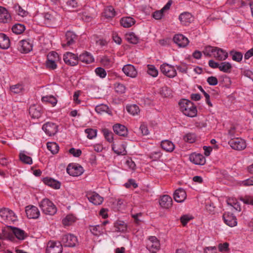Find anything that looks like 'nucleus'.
I'll return each instance as SVG.
<instances>
[{
	"label": "nucleus",
	"mask_w": 253,
	"mask_h": 253,
	"mask_svg": "<svg viewBox=\"0 0 253 253\" xmlns=\"http://www.w3.org/2000/svg\"><path fill=\"white\" fill-rule=\"evenodd\" d=\"M15 9L16 12L19 15L21 16L22 17H24L26 15L27 12L23 9H22L19 5L15 6Z\"/></svg>",
	"instance_id": "obj_61"
},
{
	"label": "nucleus",
	"mask_w": 253,
	"mask_h": 253,
	"mask_svg": "<svg viewBox=\"0 0 253 253\" xmlns=\"http://www.w3.org/2000/svg\"><path fill=\"white\" fill-rule=\"evenodd\" d=\"M12 233L19 240H23L26 237V233L23 230L16 227H11Z\"/></svg>",
	"instance_id": "obj_34"
},
{
	"label": "nucleus",
	"mask_w": 253,
	"mask_h": 253,
	"mask_svg": "<svg viewBox=\"0 0 253 253\" xmlns=\"http://www.w3.org/2000/svg\"><path fill=\"white\" fill-rule=\"evenodd\" d=\"M94 60L93 56L90 53L85 52L80 55L79 57V61H81L82 62L89 64L92 63Z\"/></svg>",
	"instance_id": "obj_32"
},
{
	"label": "nucleus",
	"mask_w": 253,
	"mask_h": 253,
	"mask_svg": "<svg viewBox=\"0 0 253 253\" xmlns=\"http://www.w3.org/2000/svg\"><path fill=\"white\" fill-rule=\"evenodd\" d=\"M139 129L143 135H147L149 134V131L148 130L147 126L145 124L142 123L140 125Z\"/></svg>",
	"instance_id": "obj_59"
},
{
	"label": "nucleus",
	"mask_w": 253,
	"mask_h": 253,
	"mask_svg": "<svg viewBox=\"0 0 253 253\" xmlns=\"http://www.w3.org/2000/svg\"><path fill=\"white\" fill-rule=\"evenodd\" d=\"M76 39V35L71 31H68L65 34V39L62 42V46L63 48H66L75 43Z\"/></svg>",
	"instance_id": "obj_13"
},
{
	"label": "nucleus",
	"mask_w": 253,
	"mask_h": 253,
	"mask_svg": "<svg viewBox=\"0 0 253 253\" xmlns=\"http://www.w3.org/2000/svg\"><path fill=\"white\" fill-rule=\"evenodd\" d=\"M104 16L107 18H112L115 15V11L114 7L112 6H107L103 12Z\"/></svg>",
	"instance_id": "obj_38"
},
{
	"label": "nucleus",
	"mask_w": 253,
	"mask_h": 253,
	"mask_svg": "<svg viewBox=\"0 0 253 253\" xmlns=\"http://www.w3.org/2000/svg\"><path fill=\"white\" fill-rule=\"evenodd\" d=\"M216 47L211 46L210 45L207 46L204 48L203 52L206 56L211 57L214 55V51Z\"/></svg>",
	"instance_id": "obj_46"
},
{
	"label": "nucleus",
	"mask_w": 253,
	"mask_h": 253,
	"mask_svg": "<svg viewBox=\"0 0 253 253\" xmlns=\"http://www.w3.org/2000/svg\"><path fill=\"white\" fill-rule=\"evenodd\" d=\"M192 219L191 216L188 215H184L180 218V221L183 226H185L187 223Z\"/></svg>",
	"instance_id": "obj_62"
},
{
	"label": "nucleus",
	"mask_w": 253,
	"mask_h": 253,
	"mask_svg": "<svg viewBox=\"0 0 253 253\" xmlns=\"http://www.w3.org/2000/svg\"><path fill=\"white\" fill-rule=\"evenodd\" d=\"M173 41L181 47H185L189 43L188 39L182 34L175 35L173 38Z\"/></svg>",
	"instance_id": "obj_18"
},
{
	"label": "nucleus",
	"mask_w": 253,
	"mask_h": 253,
	"mask_svg": "<svg viewBox=\"0 0 253 253\" xmlns=\"http://www.w3.org/2000/svg\"><path fill=\"white\" fill-rule=\"evenodd\" d=\"M179 19L182 24L187 25L193 21V18L191 13L185 12L180 14Z\"/></svg>",
	"instance_id": "obj_24"
},
{
	"label": "nucleus",
	"mask_w": 253,
	"mask_h": 253,
	"mask_svg": "<svg viewBox=\"0 0 253 253\" xmlns=\"http://www.w3.org/2000/svg\"><path fill=\"white\" fill-rule=\"evenodd\" d=\"M162 153L160 151H154L150 153L149 157L153 161L159 160L162 156Z\"/></svg>",
	"instance_id": "obj_57"
},
{
	"label": "nucleus",
	"mask_w": 253,
	"mask_h": 253,
	"mask_svg": "<svg viewBox=\"0 0 253 253\" xmlns=\"http://www.w3.org/2000/svg\"><path fill=\"white\" fill-rule=\"evenodd\" d=\"M135 23V20L131 17H125L120 20L121 25L125 28H129Z\"/></svg>",
	"instance_id": "obj_35"
},
{
	"label": "nucleus",
	"mask_w": 253,
	"mask_h": 253,
	"mask_svg": "<svg viewBox=\"0 0 253 253\" xmlns=\"http://www.w3.org/2000/svg\"><path fill=\"white\" fill-rule=\"evenodd\" d=\"M19 159L21 162L26 164L31 165L33 163L32 158L27 156L24 151L20 153Z\"/></svg>",
	"instance_id": "obj_39"
},
{
	"label": "nucleus",
	"mask_w": 253,
	"mask_h": 253,
	"mask_svg": "<svg viewBox=\"0 0 253 253\" xmlns=\"http://www.w3.org/2000/svg\"><path fill=\"white\" fill-rule=\"evenodd\" d=\"M159 203L161 207L163 208L169 209L172 206V200L170 196L165 195L161 197Z\"/></svg>",
	"instance_id": "obj_20"
},
{
	"label": "nucleus",
	"mask_w": 253,
	"mask_h": 253,
	"mask_svg": "<svg viewBox=\"0 0 253 253\" xmlns=\"http://www.w3.org/2000/svg\"><path fill=\"white\" fill-rule=\"evenodd\" d=\"M57 62L54 61H51L47 60L46 61V66L47 68L50 69H55L57 68Z\"/></svg>",
	"instance_id": "obj_60"
},
{
	"label": "nucleus",
	"mask_w": 253,
	"mask_h": 253,
	"mask_svg": "<svg viewBox=\"0 0 253 253\" xmlns=\"http://www.w3.org/2000/svg\"><path fill=\"white\" fill-rule=\"evenodd\" d=\"M183 139L187 142L193 143L196 140V135L194 133H188L184 136Z\"/></svg>",
	"instance_id": "obj_53"
},
{
	"label": "nucleus",
	"mask_w": 253,
	"mask_h": 253,
	"mask_svg": "<svg viewBox=\"0 0 253 253\" xmlns=\"http://www.w3.org/2000/svg\"><path fill=\"white\" fill-rule=\"evenodd\" d=\"M67 173L73 176H78L81 175L84 171L82 167L78 164H70L66 169Z\"/></svg>",
	"instance_id": "obj_9"
},
{
	"label": "nucleus",
	"mask_w": 253,
	"mask_h": 253,
	"mask_svg": "<svg viewBox=\"0 0 253 253\" xmlns=\"http://www.w3.org/2000/svg\"><path fill=\"white\" fill-rule=\"evenodd\" d=\"M42 130L48 136L54 135L58 131V126L52 122L44 124L42 127Z\"/></svg>",
	"instance_id": "obj_11"
},
{
	"label": "nucleus",
	"mask_w": 253,
	"mask_h": 253,
	"mask_svg": "<svg viewBox=\"0 0 253 253\" xmlns=\"http://www.w3.org/2000/svg\"><path fill=\"white\" fill-rule=\"evenodd\" d=\"M69 152L71 154L76 157H79L82 154V151L80 149H76L74 148H71Z\"/></svg>",
	"instance_id": "obj_63"
},
{
	"label": "nucleus",
	"mask_w": 253,
	"mask_h": 253,
	"mask_svg": "<svg viewBox=\"0 0 253 253\" xmlns=\"http://www.w3.org/2000/svg\"><path fill=\"white\" fill-rule=\"evenodd\" d=\"M32 47L33 44L29 40L20 41L18 44V50L22 53H28L30 52L32 50Z\"/></svg>",
	"instance_id": "obj_15"
},
{
	"label": "nucleus",
	"mask_w": 253,
	"mask_h": 253,
	"mask_svg": "<svg viewBox=\"0 0 253 253\" xmlns=\"http://www.w3.org/2000/svg\"><path fill=\"white\" fill-rule=\"evenodd\" d=\"M25 212L27 217L31 219L38 218L40 212L38 208L33 205H29L26 207Z\"/></svg>",
	"instance_id": "obj_14"
},
{
	"label": "nucleus",
	"mask_w": 253,
	"mask_h": 253,
	"mask_svg": "<svg viewBox=\"0 0 253 253\" xmlns=\"http://www.w3.org/2000/svg\"><path fill=\"white\" fill-rule=\"evenodd\" d=\"M95 111L98 114H102L104 113L110 114L109 107L107 105L105 104H100L97 105L95 107Z\"/></svg>",
	"instance_id": "obj_44"
},
{
	"label": "nucleus",
	"mask_w": 253,
	"mask_h": 253,
	"mask_svg": "<svg viewBox=\"0 0 253 253\" xmlns=\"http://www.w3.org/2000/svg\"><path fill=\"white\" fill-rule=\"evenodd\" d=\"M160 70L164 75L169 78H173L177 75L174 67L167 63H164L161 65Z\"/></svg>",
	"instance_id": "obj_5"
},
{
	"label": "nucleus",
	"mask_w": 253,
	"mask_h": 253,
	"mask_svg": "<svg viewBox=\"0 0 253 253\" xmlns=\"http://www.w3.org/2000/svg\"><path fill=\"white\" fill-rule=\"evenodd\" d=\"M10 42L9 38L5 34L0 33V48L6 49L9 47Z\"/></svg>",
	"instance_id": "obj_26"
},
{
	"label": "nucleus",
	"mask_w": 253,
	"mask_h": 253,
	"mask_svg": "<svg viewBox=\"0 0 253 253\" xmlns=\"http://www.w3.org/2000/svg\"><path fill=\"white\" fill-rule=\"evenodd\" d=\"M214 52V53L213 57L217 60L223 61L226 59L228 57L227 52L220 48L216 47L215 50Z\"/></svg>",
	"instance_id": "obj_23"
},
{
	"label": "nucleus",
	"mask_w": 253,
	"mask_h": 253,
	"mask_svg": "<svg viewBox=\"0 0 253 253\" xmlns=\"http://www.w3.org/2000/svg\"><path fill=\"white\" fill-rule=\"evenodd\" d=\"M126 109L129 114L133 116L138 114L140 111L138 106L135 104L127 106Z\"/></svg>",
	"instance_id": "obj_45"
},
{
	"label": "nucleus",
	"mask_w": 253,
	"mask_h": 253,
	"mask_svg": "<svg viewBox=\"0 0 253 253\" xmlns=\"http://www.w3.org/2000/svg\"><path fill=\"white\" fill-rule=\"evenodd\" d=\"M76 221V217L72 214L67 215L62 220V223L64 226H69Z\"/></svg>",
	"instance_id": "obj_42"
},
{
	"label": "nucleus",
	"mask_w": 253,
	"mask_h": 253,
	"mask_svg": "<svg viewBox=\"0 0 253 253\" xmlns=\"http://www.w3.org/2000/svg\"><path fill=\"white\" fill-rule=\"evenodd\" d=\"M44 23L48 27H53L60 21V16L55 11L46 13L44 14Z\"/></svg>",
	"instance_id": "obj_4"
},
{
	"label": "nucleus",
	"mask_w": 253,
	"mask_h": 253,
	"mask_svg": "<svg viewBox=\"0 0 253 253\" xmlns=\"http://www.w3.org/2000/svg\"><path fill=\"white\" fill-rule=\"evenodd\" d=\"M42 102L49 103L53 106L57 103V99L52 95L43 96L42 97Z\"/></svg>",
	"instance_id": "obj_51"
},
{
	"label": "nucleus",
	"mask_w": 253,
	"mask_h": 253,
	"mask_svg": "<svg viewBox=\"0 0 253 253\" xmlns=\"http://www.w3.org/2000/svg\"><path fill=\"white\" fill-rule=\"evenodd\" d=\"M86 196L88 200L95 205L101 204L103 201V198L95 192H88Z\"/></svg>",
	"instance_id": "obj_16"
},
{
	"label": "nucleus",
	"mask_w": 253,
	"mask_h": 253,
	"mask_svg": "<svg viewBox=\"0 0 253 253\" xmlns=\"http://www.w3.org/2000/svg\"><path fill=\"white\" fill-rule=\"evenodd\" d=\"M124 73L128 77L135 78L137 74V72L135 67L130 64L125 65L123 68Z\"/></svg>",
	"instance_id": "obj_22"
},
{
	"label": "nucleus",
	"mask_w": 253,
	"mask_h": 253,
	"mask_svg": "<svg viewBox=\"0 0 253 253\" xmlns=\"http://www.w3.org/2000/svg\"><path fill=\"white\" fill-rule=\"evenodd\" d=\"M230 55L232 56V59L236 62H240L243 58V54L238 51L232 50L230 52Z\"/></svg>",
	"instance_id": "obj_48"
},
{
	"label": "nucleus",
	"mask_w": 253,
	"mask_h": 253,
	"mask_svg": "<svg viewBox=\"0 0 253 253\" xmlns=\"http://www.w3.org/2000/svg\"><path fill=\"white\" fill-rule=\"evenodd\" d=\"M10 91L12 93L18 94L24 91V86L22 84H17L10 86Z\"/></svg>",
	"instance_id": "obj_37"
},
{
	"label": "nucleus",
	"mask_w": 253,
	"mask_h": 253,
	"mask_svg": "<svg viewBox=\"0 0 253 253\" xmlns=\"http://www.w3.org/2000/svg\"><path fill=\"white\" fill-rule=\"evenodd\" d=\"M114 231L125 232L127 230L126 224L123 221H117L114 225Z\"/></svg>",
	"instance_id": "obj_31"
},
{
	"label": "nucleus",
	"mask_w": 253,
	"mask_h": 253,
	"mask_svg": "<svg viewBox=\"0 0 253 253\" xmlns=\"http://www.w3.org/2000/svg\"><path fill=\"white\" fill-rule=\"evenodd\" d=\"M147 73L153 77H156L158 75V70L152 65H147Z\"/></svg>",
	"instance_id": "obj_50"
},
{
	"label": "nucleus",
	"mask_w": 253,
	"mask_h": 253,
	"mask_svg": "<svg viewBox=\"0 0 253 253\" xmlns=\"http://www.w3.org/2000/svg\"><path fill=\"white\" fill-rule=\"evenodd\" d=\"M63 60L67 65L73 66L78 64L79 57L72 52H67L63 55Z\"/></svg>",
	"instance_id": "obj_10"
},
{
	"label": "nucleus",
	"mask_w": 253,
	"mask_h": 253,
	"mask_svg": "<svg viewBox=\"0 0 253 253\" xmlns=\"http://www.w3.org/2000/svg\"><path fill=\"white\" fill-rule=\"evenodd\" d=\"M228 144L234 149L241 150L246 147L244 140L240 138H232L229 141Z\"/></svg>",
	"instance_id": "obj_12"
},
{
	"label": "nucleus",
	"mask_w": 253,
	"mask_h": 253,
	"mask_svg": "<svg viewBox=\"0 0 253 253\" xmlns=\"http://www.w3.org/2000/svg\"><path fill=\"white\" fill-rule=\"evenodd\" d=\"M104 136L107 141L110 143H114L113 133L108 129H104L103 130Z\"/></svg>",
	"instance_id": "obj_49"
},
{
	"label": "nucleus",
	"mask_w": 253,
	"mask_h": 253,
	"mask_svg": "<svg viewBox=\"0 0 253 253\" xmlns=\"http://www.w3.org/2000/svg\"><path fill=\"white\" fill-rule=\"evenodd\" d=\"M238 185L241 186H250L253 185V176L245 180L240 181Z\"/></svg>",
	"instance_id": "obj_54"
},
{
	"label": "nucleus",
	"mask_w": 253,
	"mask_h": 253,
	"mask_svg": "<svg viewBox=\"0 0 253 253\" xmlns=\"http://www.w3.org/2000/svg\"><path fill=\"white\" fill-rule=\"evenodd\" d=\"M115 89L117 92L120 94L124 93L126 91L125 85L120 83H116L115 84Z\"/></svg>",
	"instance_id": "obj_56"
},
{
	"label": "nucleus",
	"mask_w": 253,
	"mask_h": 253,
	"mask_svg": "<svg viewBox=\"0 0 253 253\" xmlns=\"http://www.w3.org/2000/svg\"><path fill=\"white\" fill-rule=\"evenodd\" d=\"M25 30V26L21 24H16L12 28V32L17 35L22 34Z\"/></svg>",
	"instance_id": "obj_43"
},
{
	"label": "nucleus",
	"mask_w": 253,
	"mask_h": 253,
	"mask_svg": "<svg viewBox=\"0 0 253 253\" xmlns=\"http://www.w3.org/2000/svg\"><path fill=\"white\" fill-rule=\"evenodd\" d=\"M61 242L65 247H73L77 244L78 239L77 237L73 234H68L63 235Z\"/></svg>",
	"instance_id": "obj_8"
},
{
	"label": "nucleus",
	"mask_w": 253,
	"mask_h": 253,
	"mask_svg": "<svg viewBox=\"0 0 253 253\" xmlns=\"http://www.w3.org/2000/svg\"><path fill=\"white\" fill-rule=\"evenodd\" d=\"M146 248L152 253H156L160 248V242L155 236H151L147 241Z\"/></svg>",
	"instance_id": "obj_6"
},
{
	"label": "nucleus",
	"mask_w": 253,
	"mask_h": 253,
	"mask_svg": "<svg viewBox=\"0 0 253 253\" xmlns=\"http://www.w3.org/2000/svg\"><path fill=\"white\" fill-rule=\"evenodd\" d=\"M0 217L6 223L10 224L17 220V217L11 210L3 208L0 209Z\"/></svg>",
	"instance_id": "obj_3"
},
{
	"label": "nucleus",
	"mask_w": 253,
	"mask_h": 253,
	"mask_svg": "<svg viewBox=\"0 0 253 253\" xmlns=\"http://www.w3.org/2000/svg\"><path fill=\"white\" fill-rule=\"evenodd\" d=\"M232 68L231 64L228 62H221L219 64V69L220 71L224 73L230 72Z\"/></svg>",
	"instance_id": "obj_40"
},
{
	"label": "nucleus",
	"mask_w": 253,
	"mask_h": 253,
	"mask_svg": "<svg viewBox=\"0 0 253 253\" xmlns=\"http://www.w3.org/2000/svg\"><path fill=\"white\" fill-rule=\"evenodd\" d=\"M125 38L128 42L132 44H136L138 42V38L133 33L126 34Z\"/></svg>",
	"instance_id": "obj_41"
},
{
	"label": "nucleus",
	"mask_w": 253,
	"mask_h": 253,
	"mask_svg": "<svg viewBox=\"0 0 253 253\" xmlns=\"http://www.w3.org/2000/svg\"><path fill=\"white\" fill-rule=\"evenodd\" d=\"M47 148L53 154H56L59 150V146L55 142H48Z\"/></svg>",
	"instance_id": "obj_47"
},
{
	"label": "nucleus",
	"mask_w": 253,
	"mask_h": 253,
	"mask_svg": "<svg viewBox=\"0 0 253 253\" xmlns=\"http://www.w3.org/2000/svg\"><path fill=\"white\" fill-rule=\"evenodd\" d=\"M89 230L95 236L101 235L104 230L103 225H97L89 226Z\"/></svg>",
	"instance_id": "obj_36"
},
{
	"label": "nucleus",
	"mask_w": 253,
	"mask_h": 253,
	"mask_svg": "<svg viewBox=\"0 0 253 253\" xmlns=\"http://www.w3.org/2000/svg\"><path fill=\"white\" fill-rule=\"evenodd\" d=\"M173 198L178 203L183 202L186 198V192L182 188L176 190L173 194Z\"/></svg>",
	"instance_id": "obj_21"
},
{
	"label": "nucleus",
	"mask_w": 253,
	"mask_h": 253,
	"mask_svg": "<svg viewBox=\"0 0 253 253\" xmlns=\"http://www.w3.org/2000/svg\"><path fill=\"white\" fill-rule=\"evenodd\" d=\"M161 146L162 148L167 152H171L173 151L174 149V145L173 143L168 140L162 141Z\"/></svg>",
	"instance_id": "obj_33"
},
{
	"label": "nucleus",
	"mask_w": 253,
	"mask_h": 253,
	"mask_svg": "<svg viewBox=\"0 0 253 253\" xmlns=\"http://www.w3.org/2000/svg\"><path fill=\"white\" fill-rule=\"evenodd\" d=\"M190 160L196 165H204L206 162L205 157L199 154L191 155L190 156Z\"/></svg>",
	"instance_id": "obj_28"
},
{
	"label": "nucleus",
	"mask_w": 253,
	"mask_h": 253,
	"mask_svg": "<svg viewBox=\"0 0 253 253\" xmlns=\"http://www.w3.org/2000/svg\"><path fill=\"white\" fill-rule=\"evenodd\" d=\"M10 18L8 11L4 7L0 6V22L7 23L10 21Z\"/></svg>",
	"instance_id": "obj_29"
},
{
	"label": "nucleus",
	"mask_w": 253,
	"mask_h": 253,
	"mask_svg": "<svg viewBox=\"0 0 253 253\" xmlns=\"http://www.w3.org/2000/svg\"><path fill=\"white\" fill-rule=\"evenodd\" d=\"M62 249V245L60 242L50 241L47 243L46 253H61Z\"/></svg>",
	"instance_id": "obj_7"
},
{
	"label": "nucleus",
	"mask_w": 253,
	"mask_h": 253,
	"mask_svg": "<svg viewBox=\"0 0 253 253\" xmlns=\"http://www.w3.org/2000/svg\"><path fill=\"white\" fill-rule=\"evenodd\" d=\"M39 207L42 212L47 215H53L57 212V208L49 199L44 198L39 203Z\"/></svg>",
	"instance_id": "obj_2"
},
{
	"label": "nucleus",
	"mask_w": 253,
	"mask_h": 253,
	"mask_svg": "<svg viewBox=\"0 0 253 253\" xmlns=\"http://www.w3.org/2000/svg\"><path fill=\"white\" fill-rule=\"evenodd\" d=\"M112 149L114 153L119 155H125L126 154V145L124 143H121L120 146L117 145L115 143H112Z\"/></svg>",
	"instance_id": "obj_25"
},
{
	"label": "nucleus",
	"mask_w": 253,
	"mask_h": 253,
	"mask_svg": "<svg viewBox=\"0 0 253 253\" xmlns=\"http://www.w3.org/2000/svg\"><path fill=\"white\" fill-rule=\"evenodd\" d=\"M95 72L97 76L101 78H104L106 76L105 70L101 67L97 68L95 70Z\"/></svg>",
	"instance_id": "obj_58"
},
{
	"label": "nucleus",
	"mask_w": 253,
	"mask_h": 253,
	"mask_svg": "<svg viewBox=\"0 0 253 253\" xmlns=\"http://www.w3.org/2000/svg\"><path fill=\"white\" fill-rule=\"evenodd\" d=\"M101 63L104 66L109 67L111 65V61L108 57L104 56L101 60Z\"/></svg>",
	"instance_id": "obj_64"
},
{
	"label": "nucleus",
	"mask_w": 253,
	"mask_h": 253,
	"mask_svg": "<svg viewBox=\"0 0 253 253\" xmlns=\"http://www.w3.org/2000/svg\"><path fill=\"white\" fill-rule=\"evenodd\" d=\"M47 59L58 62L60 60V58L57 52L55 51H51L48 54L47 56Z\"/></svg>",
	"instance_id": "obj_52"
},
{
	"label": "nucleus",
	"mask_w": 253,
	"mask_h": 253,
	"mask_svg": "<svg viewBox=\"0 0 253 253\" xmlns=\"http://www.w3.org/2000/svg\"><path fill=\"white\" fill-rule=\"evenodd\" d=\"M114 131L118 135L125 136L127 134V129L126 127L120 124H116L113 126Z\"/></svg>",
	"instance_id": "obj_27"
},
{
	"label": "nucleus",
	"mask_w": 253,
	"mask_h": 253,
	"mask_svg": "<svg viewBox=\"0 0 253 253\" xmlns=\"http://www.w3.org/2000/svg\"><path fill=\"white\" fill-rule=\"evenodd\" d=\"M43 109L39 105H33L30 107L29 113L31 117L33 119H38L42 113Z\"/></svg>",
	"instance_id": "obj_17"
},
{
	"label": "nucleus",
	"mask_w": 253,
	"mask_h": 253,
	"mask_svg": "<svg viewBox=\"0 0 253 253\" xmlns=\"http://www.w3.org/2000/svg\"><path fill=\"white\" fill-rule=\"evenodd\" d=\"M85 132L87 134V137L89 139H92L96 136L97 131L92 128H87L85 130Z\"/></svg>",
	"instance_id": "obj_55"
},
{
	"label": "nucleus",
	"mask_w": 253,
	"mask_h": 253,
	"mask_svg": "<svg viewBox=\"0 0 253 253\" xmlns=\"http://www.w3.org/2000/svg\"><path fill=\"white\" fill-rule=\"evenodd\" d=\"M43 182L45 184L54 189H58L60 187V183L51 178L45 177L43 178Z\"/></svg>",
	"instance_id": "obj_30"
},
{
	"label": "nucleus",
	"mask_w": 253,
	"mask_h": 253,
	"mask_svg": "<svg viewBox=\"0 0 253 253\" xmlns=\"http://www.w3.org/2000/svg\"><path fill=\"white\" fill-rule=\"evenodd\" d=\"M223 219L225 223L230 227H233L237 225L236 217L231 213H224L223 215Z\"/></svg>",
	"instance_id": "obj_19"
},
{
	"label": "nucleus",
	"mask_w": 253,
	"mask_h": 253,
	"mask_svg": "<svg viewBox=\"0 0 253 253\" xmlns=\"http://www.w3.org/2000/svg\"><path fill=\"white\" fill-rule=\"evenodd\" d=\"M180 111L184 115L189 117H194L196 116L197 110L196 106L190 101L183 99L179 103Z\"/></svg>",
	"instance_id": "obj_1"
}]
</instances>
